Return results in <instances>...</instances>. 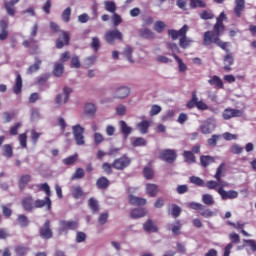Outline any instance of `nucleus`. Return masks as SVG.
<instances>
[{"instance_id": "nucleus-13", "label": "nucleus", "mask_w": 256, "mask_h": 256, "mask_svg": "<svg viewBox=\"0 0 256 256\" xmlns=\"http://www.w3.org/2000/svg\"><path fill=\"white\" fill-rule=\"evenodd\" d=\"M61 35L57 40H56V49H63L66 45H69V41H71V37L69 36V33L66 31H61Z\"/></svg>"}, {"instance_id": "nucleus-24", "label": "nucleus", "mask_w": 256, "mask_h": 256, "mask_svg": "<svg viewBox=\"0 0 256 256\" xmlns=\"http://www.w3.org/2000/svg\"><path fill=\"white\" fill-rule=\"evenodd\" d=\"M233 63H235V59H233V55L231 53L226 54L224 56V71H231V65H233Z\"/></svg>"}, {"instance_id": "nucleus-8", "label": "nucleus", "mask_w": 256, "mask_h": 256, "mask_svg": "<svg viewBox=\"0 0 256 256\" xmlns=\"http://www.w3.org/2000/svg\"><path fill=\"white\" fill-rule=\"evenodd\" d=\"M39 235L42 239H53V230L51 229V221L46 220L39 229Z\"/></svg>"}, {"instance_id": "nucleus-49", "label": "nucleus", "mask_w": 256, "mask_h": 256, "mask_svg": "<svg viewBox=\"0 0 256 256\" xmlns=\"http://www.w3.org/2000/svg\"><path fill=\"white\" fill-rule=\"evenodd\" d=\"M3 156L8 159L13 157V147L10 144H5L3 146Z\"/></svg>"}, {"instance_id": "nucleus-35", "label": "nucleus", "mask_w": 256, "mask_h": 256, "mask_svg": "<svg viewBox=\"0 0 256 256\" xmlns=\"http://www.w3.org/2000/svg\"><path fill=\"white\" fill-rule=\"evenodd\" d=\"M84 113L85 115H89L90 117H93L95 113H97V106L93 103H86L84 106Z\"/></svg>"}, {"instance_id": "nucleus-58", "label": "nucleus", "mask_w": 256, "mask_h": 256, "mask_svg": "<svg viewBox=\"0 0 256 256\" xmlns=\"http://www.w3.org/2000/svg\"><path fill=\"white\" fill-rule=\"evenodd\" d=\"M190 183H193V185H196L197 187H203L205 185V182L203 179L197 176H192L189 178Z\"/></svg>"}, {"instance_id": "nucleus-21", "label": "nucleus", "mask_w": 256, "mask_h": 256, "mask_svg": "<svg viewBox=\"0 0 256 256\" xmlns=\"http://www.w3.org/2000/svg\"><path fill=\"white\" fill-rule=\"evenodd\" d=\"M143 229L146 233H157L159 231V228L151 219H148L146 223L143 224Z\"/></svg>"}, {"instance_id": "nucleus-42", "label": "nucleus", "mask_w": 256, "mask_h": 256, "mask_svg": "<svg viewBox=\"0 0 256 256\" xmlns=\"http://www.w3.org/2000/svg\"><path fill=\"white\" fill-rule=\"evenodd\" d=\"M17 224L20 226V227H28L29 226V218H27L25 216V214H20L18 215L17 217Z\"/></svg>"}, {"instance_id": "nucleus-56", "label": "nucleus", "mask_w": 256, "mask_h": 256, "mask_svg": "<svg viewBox=\"0 0 256 256\" xmlns=\"http://www.w3.org/2000/svg\"><path fill=\"white\" fill-rule=\"evenodd\" d=\"M219 185H225V183H221V182L215 181V180H209L205 184L207 189H213V190H217V187H219Z\"/></svg>"}, {"instance_id": "nucleus-11", "label": "nucleus", "mask_w": 256, "mask_h": 256, "mask_svg": "<svg viewBox=\"0 0 256 256\" xmlns=\"http://www.w3.org/2000/svg\"><path fill=\"white\" fill-rule=\"evenodd\" d=\"M243 111L239 109H233V108H226L223 113L222 117L224 121H229V119H233V117H242Z\"/></svg>"}, {"instance_id": "nucleus-47", "label": "nucleus", "mask_w": 256, "mask_h": 256, "mask_svg": "<svg viewBox=\"0 0 256 256\" xmlns=\"http://www.w3.org/2000/svg\"><path fill=\"white\" fill-rule=\"evenodd\" d=\"M61 19L64 23L71 21V7H67L61 14Z\"/></svg>"}, {"instance_id": "nucleus-5", "label": "nucleus", "mask_w": 256, "mask_h": 256, "mask_svg": "<svg viewBox=\"0 0 256 256\" xmlns=\"http://www.w3.org/2000/svg\"><path fill=\"white\" fill-rule=\"evenodd\" d=\"M104 39L109 45H115V41H123V33L119 29L108 30L104 35Z\"/></svg>"}, {"instance_id": "nucleus-45", "label": "nucleus", "mask_w": 256, "mask_h": 256, "mask_svg": "<svg viewBox=\"0 0 256 256\" xmlns=\"http://www.w3.org/2000/svg\"><path fill=\"white\" fill-rule=\"evenodd\" d=\"M243 151H245V148L239 144L230 146V153H232V155H241Z\"/></svg>"}, {"instance_id": "nucleus-59", "label": "nucleus", "mask_w": 256, "mask_h": 256, "mask_svg": "<svg viewBox=\"0 0 256 256\" xmlns=\"http://www.w3.org/2000/svg\"><path fill=\"white\" fill-rule=\"evenodd\" d=\"M188 207L190 209H193L194 211H199V213L205 209V206L203 204L197 202H190L188 204Z\"/></svg>"}, {"instance_id": "nucleus-44", "label": "nucleus", "mask_w": 256, "mask_h": 256, "mask_svg": "<svg viewBox=\"0 0 256 256\" xmlns=\"http://www.w3.org/2000/svg\"><path fill=\"white\" fill-rule=\"evenodd\" d=\"M83 195H85V192H83V188H81L80 186H76L72 189V197L74 199H81Z\"/></svg>"}, {"instance_id": "nucleus-9", "label": "nucleus", "mask_w": 256, "mask_h": 256, "mask_svg": "<svg viewBox=\"0 0 256 256\" xmlns=\"http://www.w3.org/2000/svg\"><path fill=\"white\" fill-rule=\"evenodd\" d=\"M223 187H225V184H221V186L217 189V193L220 194L223 201H227V199H237L239 197V192L235 190L225 191Z\"/></svg>"}, {"instance_id": "nucleus-27", "label": "nucleus", "mask_w": 256, "mask_h": 256, "mask_svg": "<svg viewBox=\"0 0 256 256\" xmlns=\"http://www.w3.org/2000/svg\"><path fill=\"white\" fill-rule=\"evenodd\" d=\"M213 163H215V157L209 155L200 156V165L202 167H209Z\"/></svg>"}, {"instance_id": "nucleus-23", "label": "nucleus", "mask_w": 256, "mask_h": 256, "mask_svg": "<svg viewBox=\"0 0 256 256\" xmlns=\"http://www.w3.org/2000/svg\"><path fill=\"white\" fill-rule=\"evenodd\" d=\"M182 155L184 157L185 163H188L189 165L197 163V157L195 156V154H193V152L185 150Z\"/></svg>"}, {"instance_id": "nucleus-2", "label": "nucleus", "mask_w": 256, "mask_h": 256, "mask_svg": "<svg viewBox=\"0 0 256 256\" xmlns=\"http://www.w3.org/2000/svg\"><path fill=\"white\" fill-rule=\"evenodd\" d=\"M213 44L217 45V47H220V49H222L226 53H229V49H227V47H229V42H223L221 38L217 36V34L213 33V31L208 30L204 32L203 45L205 47H209Z\"/></svg>"}, {"instance_id": "nucleus-62", "label": "nucleus", "mask_w": 256, "mask_h": 256, "mask_svg": "<svg viewBox=\"0 0 256 256\" xmlns=\"http://www.w3.org/2000/svg\"><path fill=\"white\" fill-rule=\"evenodd\" d=\"M85 177V170L83 168H77L75 173L72 175V180L83 179Z\"/></svg>"}, {"instance_id": "nucleus-29", "label": "nucleus", "mask_w": 256, "mask_h": 256, "mask_svg": "<svg viewBox=\"0 0 256 256\" xmlns=\"http://www.w3.org/2000/svg\"><path fill=\"white\" fill-rule=\"evenodd\" d=\"M41 59H39V57H35V62L34 64L30 65L27 72L29 73V75H33V73H37V71H39V69H41Z\"/></svg>"}, {"instance_id": "nucleus-7", "label": "nucleus", "mask_w": 256, "mask_h": 256, "mask_svg": "<svg viewBox=\"0 0 256 256\" xmlns=\"http://www.w3.org/2000/svg\"><path fill=\"white\" fill-rule=\"evenodd\" d=\"M72 131L76 145H85V136L83 135V133H85V128L77 124L72 127Z\"/></svg>"}, {"instance_id": "nucleus-37", "label": "nucleus", "mask_w": 256, "mask_h": 256, "mask_svg": "<svg viewBox=\"0 0 256 256\" xmlns=\"http://www.w3.org/2000/svg\"><path fill=\"white\" fill-rule=\"evenodd\" d=\"M190 1V9H197L198 7L200 9H205L207 7V3L203 0H189Z\"/></svg>"}, {"instance_id": "nucleus-34", "label": "nucleus", "mask_w": 256, "mask_h": 256, "mask_svg": "<svg viewBox=\"0 0 256 256\" xmlns=\"http://www.w3.org/2000/svg\"><path fill=\"white\" fill-rule=\"evenodd\" d=\"M146 193L150 197H157V193H159V186H157L156 184H147Z\"/></svg>"}, {"instance_id": "nucleus-22", "label": "nucleus", "mask_w": 256, "mask_h": 256, "mask_svg": "<svg viewBox=\"0 0 256 256\" xmlns=\"http://www.w3.org/2000/svg\"><path fill=\"white\" fill-rule=\"evenodd\" d=\"M209 85L214 87V89H223V80L219 78V76L214 75L211 79L208 80Z\"/></svg>"}, {"instance_id": "nucleus-53", "label": "nucleus", "mask_w": 256, "mask_h": 256, "mask_svg": "<svg viewBox=\"0 0 256 256\" xmlns=\"http://www.w3.org/2000/svg\"><path fill=\"white\" fill-rule=\"evenodd\" d=\"M219 139H221V135L213 134L211 138L207 140V144L209 147H217V141H219Z\"/></svg>"}, {"instance_id": "nucleus-20", "label": "nucleus", "mask_w": 256, "mask_h": 256, "mask_svg": "<svg viewBox=\"0 0 256 256\" xmlns=\"http://www.w3.org/2000/svg\"><path fill=\"white\" fill-rule=\"evenodd\" d=\"M110 185H111V182L109 181V178L105 176L99 177L96 180L97 189H101V190L108 189Z\"/></svg>"}, {"instance_id": "nucleus-64", "label": "nucleus", "mask_w": 256, "mask_h": 256, "mask_svg": "<svg viewBox=\"0 0 256 256\" xmlns=\"http://www.w3.org/2000/svg\"><path fill=\"white\" fill-rule=\"evenodd\" d=\"M143 175L145 179H148V180L153 179V175H154L153 169H151L150 167H144Z\"/></svg>"}, {"instance_id": "nucleus-60", "label": "nucleus", "mask_w": 256, "mask_h": 256, "mask_svg": "<svg viewBox=\"0 0 256 256\" xmlns=\"http://www.w3.org/2000/svg\"><path fill=\"white\" fill-rule=\"evenodd\" d=\"M102 170L106 175H112L113 174V164H109V162H104L102 164Z\"/></svg>"}, {"instance_id": "nucleus-1", "label": "nucleus", "mask_w": 256, "mask_h": 256, "mask_svg": "<svg viewBox=\"0 0 256 256\" xmlns=\"http://www.w3.org/2000/svg\"><path fill=\"white\" fill-rule=\"evenodd\" d=\"M189 31V26L184 25L179 31L170 29L168 30V35L173 39V41L179 39V45L181 49H187L191 43H193V40L189 39L187 37V32Z\"/></svg>"}, {"instance_id": "nucleus-54", "label": "nucleus", "mask_w": 256, "mask_h": 256, "mask_svg": "<svg viewBox=\"0 0 256 256\" xmlns=\"http://www.w3.org/2000/svg\"><path fill=\"white\" fill-rule=\"evenodd\" d=\"M202 201L204 205H215V199H213L211 194H203Z\"/></svg>"}, {"instance_id": "nucleus-32", "label": "nucleus", "mask_w": 256, "mask_h": 256, "mask_svg": "<svg viewBox=\"0 0 256 256\" xmlns=\"http://www.w3.org/2000/svg\"><path fill=\"white\" fill-rule=\"evenodd\" d=\"M31 182V175L29 174H24L20 177L19 179V189L21 191H23V189H25V187H27V185H29V183Z\"/></svg>"}, {"instance_id": "nucleus-57", "label": "nucleus", "mask_w": 256, "mask_h": 256, "mask_svg": "<svg viewBox=\"0 0 256 256\" xmlns=\"http://www.w3.org/2000/svg\"><path fill=\"white\" fill-rule=\"evenodd\" d=\"M229 239L231 241V245H239V243H241V237L235 232L229 234Z\"/></svg>"}, {"instance_id": "nucleus-3", "label": "nucleus", "mask_w": 256, "mask_h": 256, "mask_svg": "<svg viewBox=\"0 0 256 256\" xmlns=\"http://www.w3.org/2000/svg\"><path fill=\"white\" fill-rule=\"evenodd\" d=\"M39 191H43L46 194L45 199H37L34 201V209H43L46 207L47 211H51V187L49 184L43 183L38 185Z\"/></svg>"}, {"instance_id": "nucleus-19", "label": "nucleus", "mask_w": 256, "mask_h": 256, "mask_svg": "<svg viewBox=\"0 0 256 256\" xmlns=\"http://www.w3.org/2000/svg\"><path fill=\"white\" fill-rule=\"evenodd\" d=\"M243 11H245V0H235L234 13L236 17L240 18Z\"/></svg>"}, {"instance_id": "nucleus-4", "label": "nucleus", "mask_w": 256, "mask_h": 256, "mask_svg": "<svg viewBox=\"0 0 256 256\" xmlns=\"http://www.w3.org/2000/svg\"><path fill=\"white\" fill-rule=\"evenodd\" d=\"M131 165V158H129L126 154L122 155L120 158H116L112 162L113 169H116V171H124V169H127Z\"/></svg>"}, {"instance_id": "nucleus-15", "label": "nucleus", "mask_w": 256, "mask_h": 256, "mask_svg": "<svg viewBox=\"0 0 256 256\" xmlns=\"http://www.w3.org/2000/svg\"><path fill=\"white\" fill-rule=\"evenodd\" d=\"M21 205L24 211H31L35 209V200H33V196L24 197L21 201Z\"/></svg>"}, {"instance_id": "nucleus-39", "label": "nucleus", "mask_w": 256, "mask_h": 256, "mask_svg": "<svg viewBox=\"0 0 256 256\" xmlns=\"http://www.w3.org/2000/svg\"><path fill=\"white\" fill-rule=\"evenodd\" d=\"M213 124L211 123V120H206L203 125L200 126V130H201V133H203V135H209L211 134V126Z\"/></svg>"}, {"instance_id": "nucleus-48", "label": "nucleus", "mask_w": 256, "mask_h": 256, "mask_svg": "<svg viewBox=\"0 0 256 256\" xmlns=\"http://www.w3.org/2000/svg\"><path fill=\"white\" fill-rule=\"evenodd\" d=\"M197 92H192V98L190 101L187 102L186 107L188 109H193L194 107H197Z\"/></svg>"}, {"instance_id": "nucleus-28", "label": "nucleus", "mask_w": 256, "mask_h": 256, "mask_svg": "<svg viewBox=\"0 0 256 256\" xmlns=\"http://www.w3.org/2000/svg\"><path fill=\"white\" fill-rule=\"evenodd\" d=\"M199 17L200 19H202L203 21H209L211 19H215V14L213 13V10L211 9H206V10H202L199 13Z\"/></svg>"}, {"instance_id": "nucleus-25", "label": "nucleus", "mask_w": 256, "mask_h": 256, "mask_svg": "<svg viewBox=\"0 0 256 256\" xmlns=\"http://www.w3.org/2000/svg\"><path fill=\"white\" fill-rule=\"evenodd\" d=\"M133 51H134L133 47H131L130 45H126L122 51L123 57H125V59H127V61H129V63H134Z\"/></svg>"}, {"instance_id": "nucleus-16", "label": "nucleus", "mask_w": 256, "mask_h": 256, "mask_svg": "<svg viewBox=\"0 0 256 256\" xmlns=\"http://www.w3.org/2000/svg\"><path fill=\"white\" fill-rule=\"evenodd\" d=\"M129 93H131V90L128 87H120L115 91L114 99H125L129 97Z\"/></svg>"}, {"instance_id": "nucleus-10", "label": "nucleus", "mask_w": 256, "mask_h": 256, "mask_svg": "<svg viewBox=\"0 0 256 256\" xmlns=\"http://www.w3.org/2000/svg\"><path fill=\"white\" fill-rule=\"evenodd\" d=\"M159 158L166 163H173L177 159V152L171 149H164L160 152Z\"/></svg>"}, {"instance_id": "nucleus-51", "label": "nucleus", "mask_w": 256, "mask_h": 256, "mask_svg": "<svg viewBox=\"0 0 256 256\" xmlns=\"http://www.w3.org/2000/svg\"><path fill=\"white\" fill-rule=\"evenodd\" d=\"M15 253L17 256H26L29 253V247L25 246H16Z\"/></svg>"}, {"instance_id": "nucleus-12", "label": "nucleus", "mask_w": 256, "mask_h": 256, "mask_svg": "<svg viewBox=\"0 0 256 256\" xmlns=\"http://www.w3.org/2000/svg\"><path fill=\"white\" fill-rule=\"evenodd\" d=\"M15 75L16 79L12 87V91L14 95H21L23 91V78L21 77V74L18 71L15 72Z\"/></svg>"}, {"instance_id": "nucleus-52", "label": "nucleus", "mask_w": 256, "mask_h": 256, "mask_svg": "<svg viewBox=\"0 0 256 256\" xmlns=\"http://www.w3.org/2000/svg\"><path fill=\"white\" fill-rule=\"evenodd\" d=\"M181 213H182L181 207H179L177 204L171 205V215L174 219H177V217H179Z\"/></svg>"}, {"instance_id": "nucleus-40", "label": "nucleus", "mask_w": 256, "mask_h": 256, "mask_svg": "<svg viewBox=\"0 0 256 256\" xmlns=\"http://www.w3.org/2000/svg\"><path fill=\"white\" fill-rule=\"evenodd\" d=\"M88 207L93 213H99V202L95 198H90L88 200Z\"/></svg>"}, {"instance_id": "nucleus-63", "label": "nucleus", "mask_w": 256, "mask_h": 256, "mask_svg": "<svg viewBox=\"0 0 256 256\" xmlns=\"http://www.w3.org/2000/svg\"><path fill=\"white\" fill-rule=\"evenodd\" d=\"M163 29H165V22L156 21L155 24H154V31L156 33H163Z\"/></svg>"}, {"instance_id": "nucleus-55", "label": "nucleus", "mask_w": 256, "mask_h": 256, "mask_svg": "<svg viewBox=\"0 0 256 256\" xmlns=\"http://www.w3.org/2000/svg\"><path fill=\"white\" fill-rule=\"evenodd\" d=\"M224 169H225V164L221 163L216 170V174H215L214 178L216 179V181H218V183H221V177L223 176Z\"/></svg>"}, {"instance_id": "nucleus-33", "label": "nucleus", "mask_w": 256, "mask_h": 256, "mask_svg": "<svg viewBox=\"0 0 256 256\" xmlns=\"http://www.w3.org/2000/svg\"><path fill=\"white\" fill-rule=\"evenodd\" d=\"M119 125H120L121 133H123L125 139H127V137H129V135H131V131H133V129L131 127H129L127 125V122H125L124 120L120 121Z\"/></svg>"}, {"instance_id": "nucleus-30", "label": "nucleus", "mask_w": 256, "mask_h": 256, "mask_svg": "<svg viewBox=\"0 0 256 256\" xmlns=\"http://www.w3.org/2000/svg\"><path fill=\"white\" fill-rule=\"evenodd\" d=\"M227 225H229L230 227H233L234 229H241V233L242 235H244V237H251V235L248 234V232L243 229V227H245V223H242V222L234 223V222L228 221Z\"/></svg>"}, {"instance_id": "nucleus-18", "label": "nucleus", "mask_w": 256, "mask_h": 256, "mask_svg": "<svg viewBox=\"0 0 256 256\" xmlns=\"http://www.w3.org/2000/svg\"><path fill=\"white\" fill-rule=\"evenodd\" d=\"M9 24L5 20H0V29L2 32H0V41H5L9 37V30H8Z\"/></svg>"}, {"instance_id": "nucleus-31", "label": "nucleus", "mask_w": 256, "mask_h": 256, "mask_svg": "<svg viewBox=\"0 0 256 256\" xmlns=\"http://www.w3.org/2000/svg\"><path fill=\"white\" fill-rule=\"evenodd\" d=\"M52 73L55 77H62L63 73H65V66L63 63H55Z\"/></svg>"}, {"instance_id": "nucleus-43", "label": "nucleus", "mask_w": 256, "mask_h": 256, "mask_svg": "<svg viewBox=\"0 0 256 256\" xmlns=\"http://www.w3.org/2000/svg\"><path fill=\"white\" fill-rule=\"evenodd\" d=\"M140 37H143V39H155V33L149 28H145L140 31Z\"/></svg>"}, {"instance_id": "nucleus-6", "label": "nucleus", "mask_w": 256, "mask_h": 256, "mask_svg": "<svg viewBox=\"0 0 256 256\" xmlns=\"http://www.w3.org/2000/svg\"><path fill=\"white\" fill-rule=\"evenodd\" d=\"M59 225L60 233H67V231H77V229H79V222L75 220H61Z\"/></svg>"}, {"instance_id": "nucleus-46", "label": "nucleus", "mask_w": 256, "mask_h": 256, "mask_svg": "<svg viewBox=\"0 0 256 256\" xmlns=\"http://www.w3.org/2000/svg\"><path fill=\"white\" fill-rule=\"evenodd\" d=\"M131 144L132 147H145V145H147V140H145L143 137H138L135 138Z\"/></svg>"}, {"instance_id": "nucleus-17", "label": "nucleus", "mask_w": 256, "mask_h": 256, "mask_svg": "<svg viewBox=\"0 0 256 256\" xmlns=\"http://www.w3.org/2000/svg\"><path fill=\"white\" fill-rule=\"evenodd\" d=\"M128 201L130 205H134L138 207H143V205H147V199L136 197L133 195H129Z\"/></svg>"}, {"instance_id": "nucleus-38", "label": "nucleus", "mask_w": 256, "mask_h": 256, "mask_svg": "<svg viewBox=\"0 0 256 256\" xmlns=\"http://www.w3.org/2000/svg\"><path fill=\"white\" fill-rule=\"evenodd\" d=\"M104 9L108 11V13H116L117 11V4L114 1H104Z\"/></svg>"}, {"instance_id": "nucleus-41", "label": "nucleus", "mask_w": 256, "mask_h": 256, "mask_svg": "<svg viewBox=\"0 0 256 256\" xmlns=\"http://www.w3.org/2000/svg\"><path fill=\"white\" fill-rule=\"evenodd\" d=\"M171 55L175 59V61L178 63L179 71H181V73H183L184 71H187V65L183 63V60L179 56H177V54H175L174 52Z\"/></svg>"}, {"instance_id": "nucleus-61", "label": "nucleus", "mask_w": 256, "mask_h": 256, "mask_svg": "<svg viewBox=\"0 0 256 256\" xmlns=\"http://www.w3.org/2000/svg\"><path fill=\"white\" fill-rule=\"evenodd\" d=\"M78 157L79 156L77 154H74L73 156H69L63 159V163L64 165H73L77 162Z\"/></svg>"}, {"instance_id": "nucleus-26", "label": "nucleus", "mask_w": 256, "mask_h": 256, "mask_svg": "<svg viewBox=\"0 0 256 256\" xmlns=\"http://www.w3.org/2000/svg\"><path fill=\"white\" fill-rule=\"evenodd\" d=\"M145 215H147V210H145V208H135L130 212V217L132 219H139L145 217Z\"/></svg>"}, {"instance_id": "nucleus-36", "label": "nucleus", "mask_w": 256, "mask_h": 256, "mask_svg": "<svg viewBox=\"0 0 256 256\" xmlns=\"http://www.w3.org/2000/svg\"><path fill=\"white\" fill-rule=\"evenodd\" d=\"M212 33L216 34L217 36L221 37L223 33H225V24L216 22L213 26Z\"/></svg>"}, {"instance_id": "nucleus-50", "label": "nucleus", "mask_w": 256, "mask_h": 256, "mask_svg": "<svg viewBox=\"0 0 256 256\" xmlns=\"http://www.w3.org/2000/svg\"><path fill=\"white\" fill-rule=\"evenodd\" d=\"M138 129L142 135H145L149 131V121L144 120L138 124Z\"/></svg>"}, {"instance_id": "nucleus-14", "label": "nucleus", "mask_w": 256, "mask_h": 256, "mask_svg": "<svg viewBox=\"0 0 256 256\" xmlns=\"http://www.w3.org/2000/svg\"><path fill=\"white\" fill-rule=\"evenodd\" d=\"M20 1L21 0H10L4 3L7 15H10V17H15V14L17 13V8L15 5H17V3Z\"/></svg>"}]
</instances>
